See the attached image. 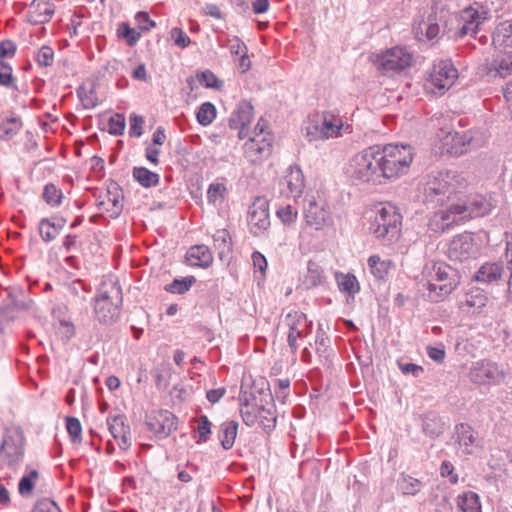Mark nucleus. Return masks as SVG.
<instances>
[{
	"label": "nucleus",
	"mask_w": 512,
	"mask_h": 512,
	"mask_svg": "<svg viewBox=\"0 0 512 512\" xmlns=\"http://www.w3.org/2000/svg\"><path fill=\"white\" fill-rule=\"evenodd\" d=\"M277 217L286 225L294 223L298 217V211L291 205L280 207L276 211Z\"/></svg>",
	"instance_id": "864d4df0"
},
{
	"label": "nucleus",
	"mask_w": 512,
	"mask_h": 512,
	"mask_svg": "<svg viewBox=\"0 0 512 512\" xmlns=\"http://www.w3.org/2000/svg\"><path fill=\"white\" fill-rule=\"evenodd\" d=\"M0 452L10 463H14L22 458L23 447L16 444L12 437H7L2 441Z\"/></svg>",
	"instance_id": "e433bc0d"
},
{
	"label": "nucleus",
	"mask_w": 512,
	"mask_h": 512,
	"mask_svg": "<svg viewBox=\"0 0 512 512\" xmlns=\"http://www.w3.org/2000/svg\"><path fill=\"white\" fill-rule=\"evenodd\" d=\"M214 247L218 251L219 258L223 260L232 250V241L226 229H220L213 235Z\"/></svg>",
	"instance_id": "c9c22d12"
},
{
	"label": "nucleus",
	"mask_w": 512,
	"mask_h": 512,
	"mask_svg": "<svg viewBox=\"0 0 512 512\" xmlns=\"http://www.w3.org/2000/svg\"><path fill=\"white\" fill-rule=\"evenodd\" d=\"M336 281L340 291L351 296H354L360 290L358 280L353 274L338 273L336 274Z\"/></svg>",
	"instance_id": "ea45409f"
},
{
	"label": "nucleus",
	"mask_w": 512,
	"mask_h": 512,
	"mask_svg": "<svg viewBox=\"0 0 512 512\" xmlns=\"http://www.w3.org/2000/svg\"><path fill=\"white\" fill-rule=\"evenodd\" d=\"M487 14L488 11L483 9V7L475 8L468 6L464 8L457 16L455 35L458 37L475 36L479 26L487 19Z\"/></svg>",
	"instance_id": "ddd939ff"
},
{
	"label": "nucleus",
	"mask_w": 512,
	"mask_h": 512,
	"mask_svg": "<svg viewBox=\"0 0 512 512\" xmlns=\"http://www.w3.org/2000/svg\"><path fill=\"white\" fill-rule=\"evenodd\" d=\"M257 422L263 429L270 431L276 425V415L273 407L259 406L257 409Z\"/></svg>",
	"instance_id": "37998d69"
},
{
	"label": "nucleus",
	"mask_w": 512,
	"mask_h": 512,
	"mask_svg": "<svg viewBox=\"0 0 512 512\" xmlns=\"http://www.w3.org/2000/svg\"><path fill=\"white\" fill-rule=\"evenodd\" d=\"M287 328V343L291 352L295 354L299 348L298 339L307 337L312 331V321L299 310H291L285 314L280 323Z\"/></svg>",
	"instance_id": "9b49d317"
},
{
	"label": "nucleus",
	"mask_w": 512,
	"mask_h": 512,
	"mask_svg": "<svg viewBox=\"0 0 512 512\" xmlns=\"http://www.w3.org/2000/svg\"><path fill=\"white\" fill-rule=\"evenodd\" d=\"M265 125L259 121L255 126L253 135L249 132L247 137L250 141V148L256 150L258 153H263L269 146L270 140L267 138L269 134H265Z\"/></svg>",
	"instance_id": "473e14b6"
},
{
	"label": "nucleus",
	"mask_w": 512,
	"mask_h": 512,
	"mask_svg": "<svg viewBox=\"0 0 512 512\" xmlns=\"http://www.w3.org/2000/svg\"><path fill=\"white\" fill-rule=\"evenodd\" d=\"M402 215L392 204H381L374 210L369 231L384 244L396 241L401 232Z\"/></svg>",
	"instance_id": "423d86ee"
},
{
	"label": "nucleus",
	"mask_w": 512,
	"mask_h": 512,
	"mask_svg": "<svg viewBox=\"0 0 512 512\" xmlns=\"http://www.w3.org/2000/svg\"><path fill=\"white\" fill-rule=\"evenodd\" d=\"M428 356L437 363H442L445 359L446 352L442 344L438 346L427 347Z\"/></svg>",
	"instance_id": "338daca9"
},
{
	"label": "nucleus",
	"mask_w": 512,
	"mask_h": 512,
	"mask_svg": "<svg viewBox=\"0 0 512 512\" xmlns=\"http://www.w3.org/2000/svg\"><path fill=\"white\" fill-rule=\"evenodd\" d=\"M487 296L482 289L471 288L466 294L465 299L461 302V308L474 309L473 312L480 310L486 306Z\"/></svg>",
	"instance_id": "7c9ffc66"
},
{
	"label": "nucleus",
	"mask_w": 512,
	"mask_h": 512,
	"mask_svg": "<svg viewBox=\"0 0 512 512\" xmlns=\"http://www.w3.org/2000/svg\"><path fill=\"white\" fill-rule=\"evenodd\" d=\"M253 106L248 101H241L236 110L231 114L229 127L238 130V137L245 139L249 136V125L253 118Z\"/></svg>",
	"instance_id": "6ab92c4d"
},
{
	"label": "nucleus",
	"mask_w": 512,
	"mask_h": 512,
	"mask_svg": "<svg viewBox=\"0 0 512 512\" xmlns=\"http://www.w3.org/2000/svg\"><path fill=\"white\" fill-rule=\"evenodd\" d=\"M379 153V145H373L355 154L346 168L349 178L360 183L384 184Z\"/></svg>",
	"instance_id": "7ed1b4c3"
},
{
	"label": "nucleus",
	"mask_w": 512,
	"mask_h": 512,
	"mask_svg": "<svg viewBox=\"0 0 512 512\" xmlns=\"http://www.w3.org/2000/svg\"><path fill=\"white\" fill-rule=\"evenodd\" d=\"M399 369L403 374H412L414 377H419L423 373V367L414 363L397 362Z\"/></svg>",
	"instance_id": "0e129e2a"
},
{
	"label": "nucleus",
	"mask_w": 512,
	"mask_h": 512,
	"mask_svg": "<svg viewBox=\"0 0 512 512\" xmlns=\"http://www.w3.org/2000/svg\"><path fill=\"white\" fill-rule=\"evenodd\" d=\"M457 506L461 512H481V504L476 493L468 491L459 495Z\"/></svg>",
	"instance_id": "4c0bfd02"
},
{
	"label": "nucleus",
	"mask_w": 512,
	"mask_h": 512,
	"mask_svg": "<svg viewBox=\"0 0 512 512\" xmlns=\"http://www.w3.org/2000/svg\"><path fill=\"white\" fill-rule=\"evenodd\" d=\"M483 144L484 136L477 130L450 133L446 137V145L449 146L448 152L457 156L463 155L472 149L480 148Z\"/></svg>",
	"instance_id": "f8f14e48"
},
{
	"label": "nucleus",
	"mask_w": 512,
	"mask_h": 512,
	"mask_svg": "<svg viewBox=\"0 0 512 512\" xmlns=\"http://www.w3.org/2000/svg\"><path fill=\"white\" fill-rule=\"evenodd\" d=\"M143 123H144V120L141 116L132 114L130 116L129 135L131 137H140L143 133V128H142Z\"/></svg>",
	"instance_id": "e2e57ef3"
},
{
	"label": "nucleus",
	"mask_w": 512,
	"mask_h": 512,
	"mask_svg": "<svg viewBox=\"0 0 512 512\" xmlns=\"http://www.w3.org/2000/svg\"><path fill=\"white\" fill-rule=\"evenodd\" d=\"M380 161L384 181L395 180L406 174L413 161V148L410 145H379Z\"/></svg>",
	"instance_id": "39448f33"
},
{
	"label": "nucleus",
	"mask_w": 512,
	"mask_h": 512,
	"mask_svg": "<svg viewBox=\"0 0 512 512\" xmlns=\"http://www.w3.org/2000/svg\"><path fill=\"white\" fill-rule=\"evenodd\" d=\"M370 59L379 71L389 74L409 68L413 56L405 48L394 47L380 54H372Z\"/></svg>",
	"instance_id": "9d476101"
},
{
	"label": "nucleus",
	"mask_w": 512,
	"mask_h": 512,
	"mask_svg": "<svg viewBox=\"0 0 512 512\" xmlns=\"http://www.w3.org/2000/svg\"><path fill=\"white\" fill-rule=\"evenodd\" d=\"M465 185V179L456 171L431 173L420 186L423 203L432 209L442 206Z\"/></svg>",
	"instance_id": "f03ea898"
},
{
	"label": "nucleus",
	"mask_w": 512,
	"mask_h": 512,
	"mask_svg": "<svg viewBox=\"0 0 512 512\" xmlns=\"http://www.w3.org/2000/svg\"><path fill=\"white\" fill-rule=\"evenodd\" d=\"M125 130V117L122 114H115L108 121V131L110 134L119 136Z\"/></svg>",
	"instance_id": "5fc2aeb1"
},
{
	"label": "nucleus",
	"mask_w": 512,
	"mask_h": 512,
	"mask_svg": "<svg viewBox=\"0 0 512 512\" xmlns=\"http://www.w3.org/2000/svg\"><path fill=\"white\" fill-rule=\"evenodd\" d=\"M496 55L487 75L506 78L512 74V20L499 23L492 35Z\"/></svg>",
	"instance_id": "20e7f679"
},
{
	"label": "nucleus",
	"mask_w": 512,
	"mask_h": 512,
	"mask_svg": "<svg viewBox=\"0 0 512 512\" xmlns=\"http://www.w3.org/2000/svg\"><path fill=\"white\" fill-rule=\"evenodd\" d=\"M95 299L121 307L123 296L118 281L111 276L105 277L99 285Z\"/></svg>",
	"instance_id": "412c9836"
},
{
	"label": "nucleus",
	"mask_w": 512,
	"mask_h": 512,
	"mask_svg": "<svg viewBox=\"0 0 512 512\" xmlns=\"http://www.w3.org/2000/svg\"><path fill=\"white\" fill-rule=\"evenodd\" d=\"M107 424L113 438L118 441L121 449L127 450L131 446L130 426L124 415H116L107 419Z\"/></svg>",
	"instance_id": "4be33fe9"
},
{
	"label": "nucleus",
	"mask_w": 512,
	"mask_h": 512,
	"mask_svg": "<svg viewBox=\"0 0 512 512\" xmlns=\"http://www.w3.org/2000/svg\"><path fill=\"white\" fill-rule=\"evenodd\" d=\"M197 79L206 88L220 90L224 85V82L210 70H205L198 73Z\"/></svg>",
	"instance_id": "8fccbe9b"
},
{
	"label": "nucleus",
	"mask_w": 512,
	"mask_h": 512,
	"mask_svg": "<svg viewBox=\"0 0 512 512\" xmlns=\"http://www.w3.org/2000/svg\"><path fill=\"white\" fill-rule=\"evenodd\" d=\"M434 275L427 282L428 297L431 301L439 302L448 296L459 284V273L455 268L445 263L433 265Z\"/></svg>",
	"instance_id": "0eeeda50"
},
{
	"label": "nucleus",
	"mask_w": 512,
	"mask_h": 512,
	"mask_svg": "<svg viewBox=\"0 0 512 512\" xmlns=\"http://www.w3.org/2000/svg\"><path fill=\"white\" fill-rule=\"evenodd\" d=\"M455 435L457 443L463 447V452L467 455L472 454L473 446L476 443V432L468 423H460L455 426Z\"/></svg>",
	"instance_id": "393cba45"
},
{
	"label": "nucleus",
	"mask_w": 512,
	"mask_h": 512,
	"mask_svg": "<svg viewBox=\"0 0 512 512\" xmlns=\"http://www.w3.org/2000/svg\"><path fill=\"white\" fill-rule=\"evenodd\" d=\"M216 117V108L210 102L203 103L197 112V120L202 126L210 125Z\"/></svg>",
	"instance_id": "de8ad7c7"
},
{
	"label": "nucleus",
	"mask_w": 512,
	"mask_h": 512,
	"mask_svg": "<svg viewBox=\"0 0 512 512\" xmlns=\"http://www.w3.org/2000/svg\"><path fill=\"white\" fill-rule=\"evenodd\" d=\"M398 487L403 495L414 496L421 490L422 482L410 475L401 474Z\"/></svg>",
	"instance_id": "79ce46f5"
},
{
	"label": "nucleus",
	"mask_w": 512,
	"mask_h": 512,
	"mask_svg": "<svg viewBox=\"0 0 512 512\" xmlns=\"http://www.w3.org/2000/svg\"><path fill=\"white\" fill-rule=\"evenodd\" d=\"M281 193L286 197L298 198L305 188V179L302 170L295 166L287 170L280 181Z\"/></svg>",
	"instance_id": "aec40b11"
},
{
	"label": "nucleus",
	"mask_w": 512,
	"mask_h": 512,
	"mask_svg": "<svg viewBox=\"0 0 512 512\" xmlns=\"http://www.w3.org/2000/svg\"><path fill=\"white\" fill-rule=\"evenodd\" d=\"M238 430V423L230 420L225 421L220 425L219 440L224 450H229L233 447Z\"/></svg>",
	"instance_id": "2f4dec72"
},
{
	"label": "nucleus",
	"mask_w": 512,
	"mask_h": 512,
	"mask_svg": "<svg viewBox=\"0 0 512 512\" xmlns=\"http://www.w3.org/2000/svg\"><path fill=\"white\" fill-rule=\"evenodd\" d=\"M490 210V204L482 196H474L450 205L446 210H439L429 220L430 230L440 233L453 225L468 219L481 217Z\"/></svg>",
	"instance_id": "f257e3e1"
},
{
	"label": "nucleus",
	"mask_w": 512,
	"mask_h": 512,
	"mask_svg": "<svg viewBox=\"0 0 512 512\" xmlns=\"http://www.w3.org/2000/svg\"><path fill=\"white\" fill-rule=\"evenodd\" d=\"M324 139L338 137L343 128L342 118L332 112L326 111L318 115Z\"/></svg>",
	"instance_id": "5701e85b"
},
{
	"label": "nucleus",
	"mask_w": 512,
	"mask_h": 512,
	"mask_svg": "<svg viewBox=\"0 0 512 512\" xmlns=\"http://www.w3.org/2000/svg\"><path fill=\"white\" fill-rule=\"evenodd\" d=\"M303 215L305 224L316 231L324 230L334 223L330 205L319 194L306 196Z\"/></svg>",
	"instance_id": "6e6552de"
},
{
	"label": "nucleus",
	"mask_w": 512,
	"mask_h": 512,
	"mask_svg": "<svg viewBox=\"0 0 512 512\" xmlns=\"http://www.w3.org/2000/svg\"><path fill=\"white\" fill-rule=\"evenodd\" d=\"M34 512H61V510L54 501L44 498L34 505Z\"/></svg>",
	"instance_id": "680f3d73"
},
{
	"label": "nucleus",
	"mask_w": 512,
	"mask_h": 512,
	"mask_svg": "<svg viewBox=\"0 0 512 512\" xmlns=\"http://www.w3.org/2000/svg\"><path fill=\"white\" fill-rule=\"evenodd\" d=\"M506 261H507V268L510 271V277L508 280V290L512 291V234L510 236L506 237Z\"/></svg>",
	"instance_id": "69168bd1"
},
{
	"label": "nucleus",
	"mask_w": 512,
	"mask_h": 512,
	"mask_svg": "<svg viewBox=\"0 0 512 512\" xmlns=\"http://www.w3.org/2000/svg\"><path fill=\"white\" fill-rule=\"evenodd\" d=\"M368 267L375 278L382 280L388 275L390 262L381 260L377 255H372L368 259Z\"/></svg>",
	"instance_id": "c03bdc74"
},
{
	"label": "nucleus",
	"mask_w": 512,
	"mask_h": 512,
	"mask_svg": "<svg viewBox=\"0 0 512 512\" xmlns=\"http://www.w3.org/2000/svg\"><path fill=\"white\" fill-rule=\"evenodd\" d=\"M30 302L29 294L23 288L11 287L8 298L0 306V332L6 323L28 315Z\"/></svg>",
	"instance_id": "1a4fd4ad"
},
{
	"label": "nucleus",
	"mask_w": 512,
	"mask_h": 512,
	"mask_svg": "<svg viewBox=\"0 0 512 512\" xmlns=\"http://www.w3.org/2000/svg\"><path fill=\"white\" fill-rule=\"evenodd\" d=\"M187 261L192 266L209 267L213 262V255L206 245L192 246L187 252Z\"/></svg>",
	"instance_id": "bb28decb"
},
{
	"label": "nucleus",
	"mask_w": 512,
	"mask_h": 512,
	"mask_svg": "<svg viewBox=\"0 0 512 512\" xmlns=\"http://www.w3.org/2000/svg\"><path fill=\"white\" fill-rule=\"evenodd\" d=\"M302 133L309 142L325 140L318 115L308 119L302 128Z\"/></svg>",
	"instance_id": "a19ab883"
},
{
	"label": "nucleus",
	"mask_w": 512,
	"mask_h": 512,
	"mask_svg": "<svg viewBox=\"0 0 512 512\" xmlns=\"http://www.w3.org/2000/svg\"><path fill=\"white\" fill-rule=\"evenodd\" d=\"M53 14V4L46 0H34V24L49 22Z\"/></svg>",
	"instance_id": "58836bf2"
},
{
	"label": "nucleus",
	"mask_w": 512,
	"mask_h": 512,
	"mask_svg": "<svg viewBox=\"0 0 512 512\" xmlns=\"http://www.w3.org/2000/svg\"><path fill=\"white\" fill-rule=\"evenodd\" d=\"M468 377L476 385H491L501 382L505 375L496 363L480 360L472 364Z\"/></svg>",
	"instance_id": "4468645a"
},
{
	"label": "nucleus",
	"mask_w": 512,
	"mask_h": 512,
	"mask_svg": "<svg viewBox=\"0 0 512 512\" xmlns=\"http://www.w3.org/2000/svg\"><path fill=\"white\" fill-rule=\"evenodd\" d=\"M22 128V121L17 116L5 117L0 119V140L8 141L12 139Z\"/></svg>",
	"instance_id": "72a5a7b5"
},
{
	"label": "nucleus",
	"mask_w": 512,
	"mask_h": 512,
	"mask_svg": "<svg viewBox=\"0 0 512 512\" xmlns=\"http://www.w3.org/2000/svg\"><path fill=\"white\" fill-rule=\"evenodd\" d=\"M13 81L12 67L5 60H0V85L11 87Z\"/></svg>",
	"instance_id": "13d9d810"
},
{
	"label": "nucleus",
	"mask_w": 512,
	"mask_h": 512,
	"mask_svg": "<svg viewBox=\"0 0 512 512\" xmlns=\"http://www.w3.org/2000/svg\"><path fill=\"white\" fill-rule=\"evenodd\" d=\"M146 424L150 431L162 439L177 430L178 418L168 410H161L149 417Z\"/></svg>",
	"instance_id": "f3484780"
},
{
	"label": "nucleus",
	"mask_w": 512,
	"mask_h": 512,
	"mask_svg": "<svg viewBox=\"0 0 512 512\" xmlns=\"http://www.w3.org/2000/svg\"><path fill=\"white\" fill-rule=\"evenodd\" d=\"M64 218H43L38 225L39 234L43 241L50 242L56 238L65 225Z\"/></svg>",
	"instance_id": "a878e982"
},
{
	"label": "nucleus",
	"mask_w": 512,
	"mask_h": 512,
	"mask_svg": "<svg viewBox=\"0 0 512 512\" xmlns=\"http://www.w3.org/2000/svg\"><path fill=\"white\" fill-rule=\"evenodd\" d=\"M211 426H212V424L206 415H201L197 419V433H198L197 443L207 442V440L209 439L210 434H211Z\"/></svg>",
	"instance_id": "3c124183"
},
{
	"label": "nucleus",
	"mask_w": 512,
	"mask_h": 512,
	"mask_svg": "<svg viewBox=\"0 0 512 512\" xmlns=\"http://www.w3.org/2000/svg\"><path fill=\"white\" fill-rule=\"evenodd\" d=\"M423 432L430 438H436L445 430V423L438 414L429 412L423 416Z\"/></svg>",
	"instance_id": "c756f323"
},
{
	"label": "nucleus",
	"mask_w": 512,
	"mask_h": 512,
	"mask_svg": "<svg viewBox=\"0 0 512 512\" xmlns=\"http://www.w3.org/2000/svg\"><path fill=\"white\" fill-rule=\"evenodd\" d=\"M503 266L500 263H484L476 272L475 280L484 284L498 281L503 274Z\"/></svg>",
	"instance_id": "c85d7f7f"
},
{
	"label": "nucleus",
	"mask_w": 512,
	"mask_h": 512,
	"mask_svg": "<svg viewBox=\"0 0 512 512\" xmlns=\"http://www.w3.org/2000/svg\"><path fill=\"white\" fill-rule=\"evenodd\" d=\"M63 193L61 189L57 188L54 184H46L42 193V199L44 202L51 206L57 207L61 204Z\"/></svg>",
	"instance_id": "a18cd8bd"
},
{
	"label": "nucleus",
	"mask_w": 512,
	"mask_h": 512,
	"mask_svg": "<svg viewBox=\"0 0 512 512\" xmlns=\"http://www.w3.org/2000/svg\"><path fill=\"white\" fill-rule=\"evenodd\" d=\"M66 428L73 442L80 441L82 427L80 421L77 418L67 417Z\"/></svg>",
	"instance_id": "bf43d9fd"
},
{
	"label": "nucleus",
	"mask_w": 512,
	"mask_h": 512,
	"mask_svg": "<svg viewBox=\"0 0 512 512\" xmlns=\"http://www.w3.org/2000/svg\"><path fill=\"white\" fill-rule=\"evenodd\" d=\"M120 306L94 299V315L102 324H112L116 322L120 316Z\"/></svg>",
	"instance_id": "b1692460"
},
{
	"label": "nucleus",
	"mask_w": 512,
	"mask_h": 512,
	"mask_svg": "<svg viewBox=\"0 0 512 512\" xmlns=\"http://www.w3.org/2000/svg\"><path fill=\"white\" fill-rule=\"evenodd\" d=\"M226 187L221 183H212L207 191V199L209 203L215 204L218 200H222Z\"/></svg>",
	"instance_id": "4d7b16f0"
},
{
	"label": "nucleus",
	"mask_w": 512,
	"mask_h": 512,
	"mask_svg": "<svg viewBox=\"0 0 512 512\" xmlns=\"http://www.w3.org/2000/svg\"><path fill=\"white\" fill-rule=\"evenodd\" d=\"M118 33L123 37L130 46L135 45L141 38V33L131 28L128 24L122 23L118 29Z\"/></svg>",
	"instance_id": "603ef678"
},
{
	"label": "nucleus",
	"mask_w": 512,
	"mask_h": 512,
	"mask_svg": "<svg viewBox=\"0 0 512 512\" xmlns=\"http://www.w3.org/2000/svg\"><path fill=\"white\" fill-rule=\"evenodd\" d=\"M171 35L174 39L175 44L181 48L187 47L191 42L187 34L184 33L180 28H173L171 31Z\"/></svg>",
	"instance_id": "774afa93"
},
{
	"label": "nucleus",
	"mask_w": 512,
	"mask_h": 512,
	"mask_svg": "<svg viewBox=\"0 0 512 512\" xmlns=\"http://www.w3.org/2000/svg\"><path fill=\"white\" fill-rule=\"evenodd\" d=\"M254 397L247 392H241L239 396L240 401V414L243 422L247 426H253L257 422V409L259 406L252 403Z\"/></svg>",
	"instance_id": "cd10ccee"
},
{
	"label": "nucleus",
	"mask_w": 512,
	"mask_h": 512,
	"mask_svg": "<svg viewBox=\"0 0 512 512\" xmlns=\"http://www.w3.org/2000/svg\"><path fill=\"white\" fill-rule=\"evenodd\" d=\"M195 282L196 279L194 276H188L182 279H174L170 284L165 286V290L173 294H184Z\"/></svg>",
	"instance_id": "49530a36"
},
{
	"label": "nucleus",
	"mask_w": 512,
	"mask_h": 512,
	"mask_svg": "<svg viewBox=\"0 0 512 512\" xmlns=\"http://www.w3.org/2000/svg\"><path fill=\"white\" fill-rule=\"evenodd\" d=\"M135 21L141 31H149L156 25L147 12H138L135 16Z\"/></svg>",
	"instance_id": "052dcab7"
},
{
	"label": "nucleus",
	"mask_w": 512,
	"mask_h": 512,
	"mask_svg": "<svg viewBox=\"0 0 512 512\" xmlns=\"http://www.w3.org/2000/svg\"><path fill=\"white\" fill-rule=\"evenodd\" d=\"M132 176L144 188L155 187L159 184V174L150 171L146 167H134Z\"/></svg>",
	"instance_id": "f704fd0d"
},
{
	"label": "nucleus",
	"mask_w": 512,
	"mask_h": 512,
	"mask_svg": "<svg viewBox=\"0 0 512 512\" xmlns=\"http://www.w3.org/2000/svg\"><path fill=\"white\" fill-rule=\"evenodd\" d=\"M77 95L85 109H93L98 105V98L94 88L86 89L81 86L77 90Z\"/></svg>",
	"instance_id": "09e8293b"
},
{
	"label": "nucleus",
	"mask_w": 512,
	"mask_h": 512,
	"mask_svg": "<svg viewBox=\"0 0 512 512\" xmlns=\"http://www.w3.org/2000/svg\"><path fill=\"white\" fill-rule=\"evenodd\" d=\"M458 77L457 69L450 60H440L433 65L430 83L440 93L448 90Z\"/></svg>",
	"instance_id": "dca6fc26"
},
{
	"label": "nucleus",
	"mask_w": 512,
	"mask_h": 512,
	"mask_svg": "<svg viewBox=\"0 0 512 512\" xmlns=\"http://www.w3.org/2000/svg\"><path fill=\"white\" fill-rule=\"evenodd\" d=\"M476 253L474 240L469 234L454 237L448 247L447 255L451 261L463 262L472 258Z\"/></svg>",
	"instance_id": "a211bd4d"
},
{
	"label": "nucleus",
	"mask_w": 512,
	"mask_h": 512,
	"mask_svg": "<svg viewBox=\"0 0 512 512\" xmlns=\"http://www.w3.org/2000/svg\"><path fill=\"white\" fill-rule=\"evenodd\" d=\"M39 67H50L54 63V51L49 46H42L36 56Z\"/></svg>",
	"instance_id": "6e6d98bb"
},
{
	"label": "nucleus",
	"mask_w": 512,
	"mask_h": 512,
	"mask_svg": "<svg viewBox=\"0 0 512 512\" xmlns=\"http://www.w3.org/2000/svg\"><path fill=\"white\" fill-rule=\"evenodd\" d=\"M248 225L254 236L264 234L270 227L269 203L264 197H256L248 210Z\"/></svg>",
	"instance_id": "2eb2a0df"
}]
</instances>
